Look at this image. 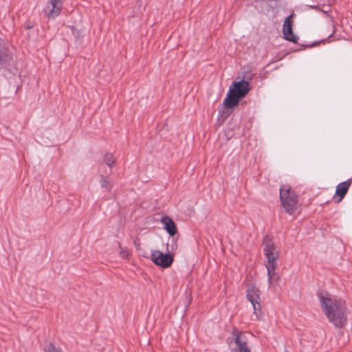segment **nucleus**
I'll list each match as a JSON object with an SVG mask.
<instances>
[{
	"instance_id": "5701e85b",
	"label": "nucleus",
	"mask_w": 352,
	"mask_h": 352,
	"mask_svg": "<svg viewBox=\"0 0 352 352\" xmlns=\"http://www.w3.org/2000/svg\"><path fill=\"white\" fill-rule=\"evenodd\" d=\"M284 352H289L288 351L285 350Z\"/></svg>"
},
{
	"instance_id": "f8f14e48",
	"label": "nucleus",
	"mask_w": 352,
	"mask_h": 352,
	"mask_svg": "<svg viewBox=\"0 0 352 352\" xmlns=\"http://www.w3.org/2000/svg\"><path fill=\"white\" fill-rule=\"evenodd\" d=\"M246 297L247 299L251 302V304L260 302V290L255 285H252L247 289Z\"/></svg>"
},
{
	"instance_id": "a211bd4d",
	"label": "nucleus",
	"mask_w": 352,
	"mask_h": 352,
	"mask_svg": "<svg viewBox=\"0 0 352 352\" xmlns=\"http://www.w3.org/2000/svg\"><path fill=\"white\" fill-rule=\"evenodd\" d=\"M45 352H62L58 348L56 347L53 343H50L45 349Z\"/></svg>"
},
{
	"instance_id": "dca6fc26",
	"label": "nucleus",
	"mask_w": 352,
	"mask_h": 352,
	"mask_svg": "<svg viewBox=\"0 0 352 352\" xmlns=\"http://www.w3.org/2000/svg\"><path fill=\"white\" fill-rule=\"evenodd\" d=\"M254 309V314L256 316V318L258 320H262L263 314L261 311V301L256 303L252 304Z\"/></svg>"
},
{
	"instance_id": "0eeeda50",
	"label": "nucleus",
	"mask_w": 352,
	"mask_h": 352,
	"mask_svg": "<svg viewBox=\"0 0 352 352\" xmlns=\"http://www.w3.org/2000/svg\"><path fill=\"white\" fill-rule=\"evenodd\" d=\"M161 223L163 224L165 230L170 236H172L171 250H173L175 247H177L176 241L174 238V236L177 233V226L173 220L167 215L162 217Z\"/></svg>"
},
{
	"instance_id": "ddd939ff",
	"label": "nucleus",
	"mask_w": 352,
	"mask_h": 352,
	"mask_svg": "<svg viewBox=\"0 0 352 352\" xmlns=\"http://www.w3.org/2000/svg\"><path fill=\"white\" fill-rule=\"evenodd\" d=\"M225 135L228 140L231 139L234 136L240 137L241 133L239 126H232V124H229L225 130Z\"/></svg>"
},
{
	"instance_id": "4468645a",
	"label": "nucleus",
	"mask_w": 352,
	"mask_h": 352,
	"mask_svg": "<svg viewBox=\"0 0 352 352\" xmlns=\"http://www.w3.org/2000/svg\"><path fill=\"white\" fill-rule=\"evenodd\" d=\"M100 184L102 188H105L107 191H110L112 188V181L109 176H100Z\"/></svg>"
},
{
	"instance_id": "9d476101",
	"label": "nucleus",
	"mask_w": 352,
	"mask_h": 352,
	"mask_svg": "<svg viewBox=\"0 0 352 352\" xmlns=\"http://www.w3.org/2000/svg\"><path fill=\"white\" fill-rule=\"evenodd\" d=\"M351 182L352 178L349 179L345 182L340 183L336 186L335 195L337 196V197L338 198V200L336 201L337 203L341 201L344 199L351 184Z\"/></svg>"
},
{
	"instance_id": "f3484780",
	"label": "nucleus",
	"mask_w": 352,
	"mask_h": 352,
	"mask_svg": "<svg viewBox=\"0 0 352 352\" xmlns=\"http://www.w3.org/2000/svg\"><path fill=\"white\" fill-rule=\"evenodd\" d=\"M104 162L109 168H112L115 164V159L111 153H106L104 155Z\"/></svg>"
},
{
	"instance_id": "2eb2a0df",
	"label": "nucleus",
	"mask_w": 352,
	"mask_h": 352,
	"mask_svg": "<svg viewBox=\"0 0 352 352\" xmlns=\"http://www.w3.org/2000/svg\"><path fill=\"white\" fill-rule=\"evenodd\" d=\"M13 61H12V58L8 55L1 56L0 54V67L8 68V67L12 65Z\"/></svg>"
},
{
	"instance_id": "9b49d317",
	"label": "nucleus",
	"mask_w": 352,
	"mask_h": 352,
	"mask_svg": "<svg viewBox=\"0 0 352 352\" xmlns=\"http://www.w3.org/2000/svg\"><path fill=\"white\" fill-rule=\"evenodd\" d=\"M240 100L241 98L235 94H234L232 89H229L226 94V97L223 102V104L228 109H232L239 104Z\"/></svg>"
},
{
	"instance_id": "7ed1b4c3",
	"label": "nucleus",
	"mask_w": 352,
	"mask_h": 352,
	"mask_svg": "<svg viewBox=\"0 0 352 352\" xmlns=\"http://www.w3.org/2000/svg\"><path fill=\"white\" fill-rule=\"evenodd\" d=\"M281 204L287 213L292 214L296 210L297 197L286 186H281L279 192Z\"/></svg>"
},
{
	"instance_id": "f03ea898",
	"label": "nucleus",
	"mask_w": 352,
	"mask_h": 352,
	"mask_svg": "<svg viewBox=\"0 0 352 352\" xmlns=\"http://www.w3.org/2000/svg\"><path fill=\"white\" fill-rule=\"evenodd\" d=\"M263 245L264 255L267 259L266 268L267 272L268 281L270 284H272L273 280L278 278L275 270L276 268V260L279 256V254L275 243L268 235L264 236L263 240Z\"/></svg>"
},
{
	"instance_id": "423d86ee",
	"label": "nucleus",
	"mask_w": 352,
	"mask_h": 352,
	"mask_svg": "<svg viewBox=\"0 0 352 352\" xmlns=\"http://www.w3.org/2000/svg\"><path fill=\"white\" fill-rule=\"evenodd\" d=\"M62 9V0H47L43 12L49 20H54L60 15Z\"/></svg>"
},
{
	"instance_id": "f257e3e1",
	"label": "nucleus",
	"mask_w": 352,
	"mask_h": 352,
	"mask_svg": "<svg viewBox=\"0 0 352 352\" xmlns=\"http://www.w3.org/2000/svg\"><path fill=\"white\" fill-rule=\"evenodd\" d=\"M320 306L331 323L337 327H342L346 322V306L341 300H333L331 295L327 292H320L318 293Z\"/></svg>"
},
{
	"instance_id": "4be33fe9",
	"label": "nucleus",
	"mask_w": 352,
	"mask_h": 352,
	"mask_svg": "<svg viewBox=\"0 0 352 352\" xmlns=\"http://www.w3.org/2000/svg\"><path fill=\"white\" fill-rule=\"evenodd\" d=\"M316 45V43H312L310 46H314Z\"/></svg>"
},
{
	"instance_id": "aec40b11",
	"label": "nucleus",
	"mask_w": 352,
	"mask_h": 352,
	"mask_svg": "<svg viewBox=\"0 0 352 352\" xmlns=\"http://www.w3.org/2000/svg\"><path fill=\"white\" fill-rule=\"evenodd\" d=\"M72 33L76 37L79 36L80 32L78 30L75 29L74 28H72Z\"/></svg>"
},
{
	"instance_id": "1a4fd4ad",
	"label": "nucleus",
	"mask_w": 352,
	"mask_h": 352,
	"mask_svg": "<svg viewBox=\"0 0 352 352\" xmlns=\"http://www.w3.org/2000/svg\"><path fill=\"white\" fill-rule=\"evenodd\" d=\"M292 16L293 14H292L285 19L283 25V33L285 40L297 43L299 38L297 35L294 34L292 30V22L291 20Z\"/></svg>"
},
{
	"instance_id": "412c9836",
	"label": "nucleus",
	"mask_w": 352,
	"mask_h": 352,
	"mask_svg": "<svg viewBox=\"0 0 352 352\" xmlns=\"http://www.w3.org/2000/svg\"><path fill=\"white\" fill-rule=\"evenodd\" d=\"M333 32H332V33H331V34L327 37V39L330 38L333 36Z\"/></svg>"
},
{
	"instance_id": "39448f33",
	"label": "nucleus",
	"mask_w": 352,
	"mask_h": 352,
	"mask_svg": "<svg viewBox=\"0 0 352 352\" xmlns=\"http://www.w3.org/2000/svg\"><path fill=\"white\" fill-rule=\"evenodd\" d=\"M254 74L243 76L247 80H241L238 82H233L229 89H232V92L238 96L240 98L245 96L250 90L249 80H251Z\"/></svg>"
},
{
	"instance_id": "20e7f679",
	"label": "nucleus",
	"mask_w": 352,
	"mask_h": 352,
	"mask_svg": "<svg viewBox=\"0 0 352 352\" xmlns=\"http://www.w3.org/2000/svg\"><path fill=\"white\" fill-rule=\"evenodd\" d=\"M164 253L160 250H153L151 253V259L154 264L162 268H167L171 265L174 259L173 256L169 252Z\"/></svg>"
},
{
	"instance_id": "6e6552de",
	"label": "nucleus",
	"mask_w": 352,
	"mask_h": 352,
	"mask_svg": "<svg viewBox=\"0 0 352 352\" xmlns=\"http://www.w3.org/2000/svg\"><path fill=\"white\" fill-rule=\"evenodd\" d=\"M233 334L235 335L234 341L237 349L233 352H251L248 346V339L243 333L237 329H234Z\"/></svg>"
},
{
	"instance_id": "6ab92c4d",
	"label": "nucleus",
	"mask_w": 352,
	"mask_h": 352,
	"mask_svg": "<svg viewBox=\"0 0 352 352\" xmlns=\"http://www.w3.org/2000/svg\"><path fill=\"white\" fill-rule=\"evenodd\" d=\"M120 254L122 258H126L128 256L129 253L126 250H125L124 248H121Z\"/></svg>"
}]
</instances>
